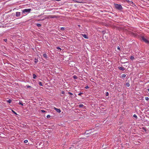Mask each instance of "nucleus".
Listing matches in <instances>:
<instances>
[{
    "label": "nucleus",
    "mask_w": 149,
    "mask_h": 149,
    "mask_svg": "<svg viewBox=\"0 0 149 149\" xmlns=\"http://www.w3.org/2000/svg\"><path fill=\"white\" fill-rule=\"evenodd\" d=\"M114 5L115 8L119 10H120L123 9L122 6L120 4H114Z\"/></svg>",
    "instance_id": "1"
},
{
    "label": "nucleus",
    "mask_w": 149,
    "mask_h": 149,
    "mask_svg": "<svg viewBox=\"0 0 149 149\" xmlns=\"http://www.w3.org/2000/svg\"><path fill=\"white\" fill-rule=\"evenodd\" d=\"M31 10V9H25L22 10V13H29Z\"/></svg>",
    "instance_id": "2"
},
{
    "label": "nucleus",
    "mask_w": 149,
    "mask_h": 149,
    "mask_svg": "<svg viewBox=\"0 0 149 149\" xmlns=\"http://www.w3.org/2000/svg\"><path fill=\"white\" fill-rule=\"evenodd\" d=\"M142 40L147 43H149V41L143 37H142Z\"/></svg>",
    "instance_id": "3"
},
{
    "label": "nucleus",
    "mask_w": 149,
    "mask_h": 149,
    "mask_svg": "<svg viewBox=\"0 0 149 149\" xmlns=\"http://www.w3.org/2000/svg\"><path fill=\"white\" fill-rule=\"evenodd\" d=\"M21 13L20 12H16V13L15 15L16 17H18L20 16Z\"/></svg>",
    "instance_id": "4"
},
{
    "label": "nucleus",
    "mask_w": 149,
    "mask_h": 149,
    "mask_svg": "<svg viewBox=\"0 0 149 149\" xmlns=\"http://www.w3.org/2000/svg\"><path fill=\"white\" fill-rule=\"evenodd\" d=\"M54 109L58 113H60L61 112V111L60 109H58L56 108L55 107H54Z\"/></svg>",
    "instance_id": "5"
},
{
    "label": "nucleus",
    "mask_w": 149,
    "mask_h": 149,
    "mask_svg": "<svg viewBox=\"0 0 149 149\" xmlns=\"http://www.w3.org/2000/svg\"><path fill=\"white\" fill-rule=\"evenodd\" d=\"M118 68L120 70H121L123 71L124 70V67L119 66L118 67Z\"/></svg>",
    "instance_id": "6"
},
{
    "label": "nucleus",
    "mask_w": 149,
    "mask_h": 149,
    "mask_svg": "<svg viewBox=\"0 0 149 149\" xmlns=\"http://www.w3.org/2000/svg\"><path fill=\"white\" fill-rule=\"evenodd\" d=\"M49 17L50 18H54L56 17L55 15H50L49 16Z\"/></svg>",
    "instance_id": "7"
},
{
    "label": "nucleus",
    "mask_w": 149,
    "mask_h": 149,
    "mask_svg": "<svg viewBox=\"0 0 149 149\" xmlns=\"http://www.w3.org/2000/svg\"><path fill=\"white\" fill-rule=\"evenodd\" d=\"M82 36L85 38H86V39L88 38L87 36L85 34H82Z\"/></svg>",
    "instance_id": "8"
},
{
    "label": "nucleus",
    "mask_w": 149,
    "mask_h": 149,
    "mask_svg": "<svg viewBox=\"0 0 149 149\" xmlns=\"http://www.w3.org/2000/svg\"><path fill=\"white\" fill-rule=\"evenodd\" d=\"M79 108H82L84 107V105L82 104H80L79 105Z\"/></svg>",
    "instance_id": "9"
},
{
    "label": "nucleus",
    "mask_w": 149,
    "mask_h": 149,
    "mask_svg": "<svg viewBox=\"0 0 149 149\" xmlns=\"http://www.w3.org/2000/svg\"><path fill=\"white\" fill-rule=\"evenodd\" d=\"M130 59L132 60H133L134 59V57L133 56H131V57H130Z\"/></svg>",
    "instance_id": "10"
},
{
    "label": "nucleus",
    "mask_w": 149,
    "mask_h": 149,
    "mask_svg": "<svg viewBox=\"0 0 149 149\" xmlns=\"http://www.w3.org/2000/svg\"><path fill=\"white\" fill-rule=\"evenodd\" d=\"M43 56L44 57H45V58H47V55L45 54H43Z\"/></svg>",
    "instance_id": "11"
},
{
    "label": "nucleus",
    "mask_w": 149,
    "mask_h": 149,
    "mask_svg": "<svg viewBox=\"0 0 149 149\" xmlns=\"http://www.w3.org/2000/svg\"><path fill=\"white\" fill-rule=\"evenodd\" d=\"M126 75L125 74H123L121 75V77L123 78L125 77H126Z\"/></svg>",
    "instance_id": "12"
},
{
    "label": "nucleus",
    "mask_w": 149,
    "mask_h": 149,
    "mask_svg": "<svg viewBox=\"0 0 149 149\" xmlns=\"http://www.w3.org/2000/svg\"><path fill=\"white\" fill-rule=\"evenodd\" d=\"M126 85L127 87H128L130 86V84L128 83H127L126 84Z\"/></svg>",
    "instance_id": "13"
},
{
    "label": "nucleus",
    "mask_w": 149,
    "mask_h": 149,
    "mask_svg": "<svg viewBox=\"0 0 149 149\" xmlns=\"http://www.w3.org/2000/svg\"><path fill=\"white\" fill-rule=\"evenodd\" d=\"M36 76L35 74H33V79H36Z\"/></svg>",
    "instance_id": "14"
},
{
    "label": "nucleus",
    "mask_w": 149,
    "mask_h": 149,
    "mask_svg": "<svg viewBox=\"0 0 149 149\" xmlns=\"http://www.w3.org/2000/svg\"><path fill=\"white\" fill-rule=\"evenodd\" d=\"M7 102H8L9 103H10L11 102V100L10 99H9L7 101Z\"/></svg>",
    "instance_id": "15"
},
{
    "label": "nucleus",
    "mask_w": 149,
    "mask_h": 149,
    "mask_svg": "<svg viewBox=\"0 0 149 149\" xmlns=\"http://www.w3.org/2000/svg\"><path fill=\"white\" fill-rule=\"evenodd\" d=\"M36 25L38 27H40L41 26V25L40 24H39V23L37 24H36Z\"/></svg>",
    "instance_id": "16"
},
{
    "label": "nucleus",
    "mask_w": 149,
    "mask_h": 149,
    "mask_svg": "<svg viewBox=\"0 0 149 149\" xmlns=\"http://www.w3.org/2000/svg\"><path fill=\"white\" fill-rule=\"evenodd\" d=\"M109 93L108 92H106L105 95H106V96H108L109 95Z\"/></svg>",
    "instance_id": "17"
},
{
    "label": "nucleus",
    "mask_w": 149,
    "mask_h": 149,
    "mask_svg": "<svg viewBox=\"0 0 149 149\" xmlns=\"http://www.w3.org/2000/svg\"><path fill=\"white\" fill-rule=\"evenodd\" d=\"M19 104H20V105H21L22 106H23V103L22 102H20L19 103Z\"/></svg>",
    "instance_id": "18"
},
{
    "label": "nucleus",
    "mask_w": 149,
    "mask_h": 149,
    "mask_svg": "<svg viewBox=\"0 0 149 149\" xmlns=\"http://www.w3.org/2000/svg\"><path fill=\"white\" fill-rule=\"evenodd\" d=\"M39 85L40 86H42V83L41 82H39Z\"/></svg>",
    "instance_id": "19"
},
{
    "label": "nucleus",
    "mask_w": 149,
    "mask_h": 149,
    "mask_svg": "<svg viewBox=\"0 0 149 149\" xmlns=\"http://www.w3.org/2000/svg\"><path fill=\"white\" fill-rule=\"evenodd\" d=\"M61 30L64 31L65 30V28L63 27H61Z\"/></svg>",
    "instance_id": "20"
},
{
    "label": "nucleus",
    "mask_w": 149,
    "mask_h": 149,
    "mask_svg": "<svg viewBox=\"0 0 149 149\" xmlns=\"http://www.w3.org/2000/svg\"><path fill=\"white\" fill-rule=\"evenodd\" d=\"M133 117L135 118H137V116L136 115V114H134V115H133Z\"/></svg>",
    "instance_id": "21"
},
{
    "label": "nucleus",
    "mask_w": 149,
    "mask_h": 149,
    "mask_svg": "<svg viewBox=\"0 0 149 149\" xmlns=\"http://www.w3.org/2000/svg\"><path fill=\"white\" fill-rule=\"evenodd\" d=\"M73 78L74 79H77V77L76 76V75H74L73 76Z\"/></svg>",
    "instance_id": "22"
},
{
    "label": "nucleus",
    "mask_w": 149,
    "mask_h": 149,
    "mask_svg": "<svg viewBox=\"0 0 149 149\" xmlns=\"http://www.w3.org/2000/svg\"><path fill=\"white\" fill-rule=\"evenodd\" d=\"M28 142V141L27 140H26L24 141V143H27Z\"/></svg>",
    "instance_id": "23"
},
{
    "label": "nucleus",
    "mask_w": 149,
    "mask_h": 149,
    "mask_svg": "<svg viewBox=\"0 0 149 149\" xmlns=\"http://www.w3.org/2000/svg\"><path fill=\"white\" fill-rule=\"evenodd\" d=\"M145 100H149V98L148 97H145Z\"/></svg>",
    "instance_id": "24"
},
{
    "label": "nucleus",
    "mask_w": 149,
    "mask_h": 149,
    "mask_svg": "<svg viewBox=\"0 0 149 149\" xmlns=\"http://www.w3.org/2000/svg\"><path fill=\"white\" fill-rule=\"evenodd\" d=\"M83 94L82 93H80L78 94V95L79 96H81V94Z\"/></svg>",
    "instance_id": "25"
},
{
    "label": "nucleus",
    "mask_w": 149,
    "mask_h": 149,
    "mask_svg": "<svg viewBox=\"0 0 149 149\" xmlns=\"http://www.w3.org/2000/svg\"><path fill=\"white\" fill-rule=\"evenodd\" d=\"M56 49H61H61L59 47H56Z\"/></svg>",
    "instance_id": "26"
},
{
    "label": "nucleus",
    "mask_w": 149,
    "mask_h": 149,
    "mask_svg": "<svg viewBox=\"0 0 149 149\" xmlns=\"http://www.w3.org/2000/svg\"><path fill=\"white\" fill-rule=\"evenodd\" d=\"M68 93L71 95H73V94L71 92H68Z\"/></svg>",
    "instance_id": "27"
},
{
    "label": "nucleus",
    "mask_w": 149,
    "mask_h": 149,
    "mask_svg": "<svg viewBox=\"0 0 149 149\" xmlns=\"http://www.w3.org/2000/svg\"><path fill=\"white\" fill-rule=\"evenodd\" d=\"M12 111H13V112L15 114H17V113L14 111L13 110H12Z\"/></svg>",
    "instance_id": "28"
},
{
    "label": "nucleus",
    "mask_w": 149,
    "mask_h": 149,
    "mask_svg": "<svg viewBox=\"0 0 149 149\" xmlns=\"http://www.w3.org/2000/svg\"><path fill=\"white\" fill-rule=\"evenodd\" d=\"M50 115H48L47 116V118H50Z\"/></svg>",
    "instance_id": "29"
},
{
    "label": "nucleus",
    "mask_w": 149,
    "mask_h": 149,
    "mask_svg": "<svg viewBox=\"0 0 149 149\" xmlns=\"http://www.w3.org/2000/svg\"><path fill=\"white\" fill-rule=\"evenodd\" d=\"M26 86L27 88H29L31 87V86L29 85H27Z\"/></svg>",
    "instance_id": "30"
},
{
    "label": "nucleus",
    "mask_w": 149,
    "mask_h": 149,
    "mask_svg": "<svg viewBox=\"0 0 149 149\" xmlns=\"http://www.w3.org/2000/svg\"><path fill=\"white\" fill-rule=\"evenodd\" d=\"M3 40H4V41H5V42H6L7 41V39H3Z\"/></svg>",
    "instance_id": "31"
},
{
    "label": "nucleus",
    "mask_w": 149,
    "mask_h": 149,
    "mask_svg": "<svg viewBox=\"0 0 149 149\" xmlns=\"http://www.w3.org/2000/svg\"><path fill=\"white\" fill-rule=\"evenodd\" d=\"M41 111L42 112H45V111L44 110H41Z\"/></svg>",
    "instance_id": "32"
},
{
    "label": "nucleus",
    "mask_w": 149,
    "mask_h": 149,
    "mask_svg": "<svg viewBox=\"0 0 149 149\" xmlns=\"http://www.w3.org/2000/svg\"><path fill=\"white\" fill-rule=\"evenodd\" d=\"M117 49L119 50H120V48L118 46L117 48Z\"/></svg>",
    "instance_id": "33"
},
{
    "label": "nucleus",
    "mask_w": 149,
    "mask_h": 149,
    "mask_svg": "<svg viewBox=\"0 0 149 149\" xmlns=\"http://www.w3.org/2000/svg\"><path fill=\"white\" fill-rule=\"evenodd\" d=\"M61 93L62 94H64L65 93V92L64 91H62L61 92Z\"/></svg>",
    "instance_id": "34"
},
{
    "label": "nucleus",
    "mask_w": 149,
    "mask_h": 149,
    "mask_svg": "<svg viewBox=\"0 0 149 149\" xmlns=\"http://www.w3.org/2000/svg\"><path fill=\"white\" fill-rule=\"evenodd\" d=\"M85 88H88V86H87L86 87H85Z\"/></svg>",
    "instance_id": "35"
},
{
    "label": "nucleus",
    "mask_w": 149,
    "mask_h": 149,
    "mask_svg": "<svg viewBox=\"0 0 149 149\" xmlns=\"http://www.w3.org/2000/svg\"><path fill=\"white\" fill-rule=\"evenodd\" d=\"M56 1H61V0H55Z\"/></svg>",
    "instance_id": "36"
},
{
    "label": "nucleus",
    "mask_w": 149,
    "mask_h": 149,
    "mask_svg": "<svg viewBox=\"0 0 149 149\" xmlns=\"http://www.w3.org/2000/svg\"><path fill=\"white\" fill-rule=\"evenodd\" d=\"M148 90L149 92V88L148 89Z\"/></svg>",
    "instance_id": "37"
},
{
    "label": "nucleus",
    "mask_w": 149,
    "mask_h": 149,
    "mask_svg": "<svg viewBox=\"0 0 149 149\" xmlns=\"http://www.w3.org/2000/svg\"><path fill=\"white\" fill-rule=\"evenodd\" d=\"M0 135H1V134H0Z\"/></svg>",
    "instance_id": "38"
}]
</instances>
